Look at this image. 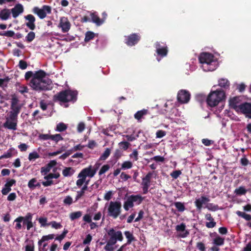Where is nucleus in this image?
<instances>
[{"instance_id":"nucleus-25","label":"nucleus","mask_w":251,"mask_h":251,"mask_svg":"<svg viewBox=\"0 0 251 251\" xmlns=\"http://www.w3.org/2000/svg\"><path fill=\"white\" fill-rule=\"evenodd\" d=\"M75 172V169L72 167H65L62 171V175L64 177H70L72 176Z\"/></svg>"},{"instance_id":"nucleus-15","label":"nucleus","mask_w":251,"mask_h":251,"mask_svg":"<svg viewBox=\"0 0 251 251\" xmlns=\"http://www.w3.org/2000/svg\"><path fill=\"white\" fill-rule=\"evenodd\" d=\"M190 96L191 95L189 91L186 90H180L178 92L177 99L179 102L186 103L189 101Z\"/></svg>"},{"instance_id":"nucleus-53","label":"nucleus","mask_w":251,"mask_h":251,"mask_svg":"<svg viewBox=\"0 0 251 251\" xmlns=\"http://www.w3.org/2000/svg\"><path fill=\"white\" fill-rule=\"evenodd\" d=\"M110 168V166L109 165H104L100 169L99 175H102V174H104L105 172H106Z\"/></svg>"},{"instance_id":"nucleus-37","label":"nucleus","mask_w":251,"mask_h":251,"mask_svg":"<svg viewBox=\"0 0 251 251\" xmlns=\"http://www.w3.org/2000/svg\"><path fill=\"white\" fill-rule=\"evenodd\" d=\"M236 214L238 216L245 219L247 221H251V215L250 214H246L245 212L240 211H237L236 212Z\"/></svg>"},{"instance_id":"nucleus-55","label":"nucleus","mask_w":251,"mask_h":251,"mask_svg":"<svg viewBox=\"0 0 251 251\" xmlns=\"http://www.w3.org/2000/svg\"><path fill=\"white\" fill-rule=\"evenodd\" d=\"M51 138L52 140H53L56 142H57L59 141L63 140V138L60 134H56L54 135H51Z\"/></svg>"},{"instance_id":"nucleus-38","label":"nucleus","mask_w":251,"mask_h":251,"mask_svg":"<svg viewBox=\"0 0 251 251\" xmlns=\"http://www.w3.org/2000/svg\"><path fill=\"white\" fill-rule=\"evenodd\" d=\"M174 205L179 212H182L185 210V205L184 203L181 202H176Z\"/></svg>"},{"instance_id":"nucleus-9","label":"nucleus","mask_w":251,"mask_h":251,"mask_svg":"<svg viewBox=\"0 0 251 251\" xmlns=\"http://www.w3.org/2000/svg\"><path fill=\"white\" fill-rule=\"evenodd\" d=\"M107 234L109 237V240L116 243L118 241H122L123 236L121 231L118 230L116 227L110 228L106 230Z\"/></svg>"},{"instance_id":"nucleus-33","label":"nucleus","mask_w":251,"mask_h":251,"mask_svg":"<svg viewBox=\"0 0 251 251\" xmlns=\"http://www.w3.org/2000/svg\"><path fill=\"white\" fill-rule=\"evenodd\" d=\"M75 202L73 201L72 197L69 195L66 196L63 201L64 205L70 206L74 202Z\"/></svg>"},{"instance_id":"nucleus-28","label":"nucleus","mask_w":251,"mask_h":251,"mask_svg":"<svg viewBox=\"0 0 251 251\" xmlns=\"http://www.w3.org/2000/svg\"><path fill=\"white\" fill-rule=\"evenodd\" d=\"M148 112V110L145 109L138 111L134 114V118L138 121H141V119L147 114Z\"/></svg>"},{"instance_id":"nucleus-56","label":"nucleus","mask_w":251,"mask_h":251,"mask_svg":"<svg viewBox=\"0 0 251 251\" xmlns=\"http://www.w3.org/2000/svg\"><path fill=\"white\" fill-rule=\"evenodd\" d=\"M85 128V125L83 122H80L77 126V131L78 133H81Z\"/></svg>"},{"instance_id":"nucleus-20","label":"nucleus","mask_w":251,"mask_h":251,"mask_svg":"<svg viewBox=\"0 0 251 251\" xmlns=\"http://www.w3.org/2000/svg\"><path fill=\"white\" fill-rule=\"evenodd\" d=\"M239 112L244 114L246 117L251 118V103L249 102L242 103L241 109Z\"/></svg>"},{"instance_id":"nucleus-8","label":"nucleus","mask_w":251,"mask_h":251,"mask_svg":"<svg viewBox=\"0 0 251 251\" xmlns=\"http://www.w3.org/2000/svg\"><path fill=\"white\" fill-rule=\"evenodd\" d=\"M144 198L140 195H131L128 196L124 203V208L128 211L134 205H138L143 201Z\"/></svg>"},{"instance_id":"nucleus-12","label":"nucleus","mask_w":251,"mask_h":251,"mask_svg":"<svg viewBox=\"0 0 251 251\" xmlns=\"http://www.w3.org/2000/svg\"><path fill=\"white\" fill-rule=\"evenodd\" d=\"M33 11L36 14L40 19H44L47 16V14L51 12V8L48 5H44L42 8H39L35 7L33 8Z\"/></svg>"},{"instance_id":"nucleus-64","label":"nucleus","mask_w":251,"mask_h":251,"mask_svg":"<svg viewBox=\"0 0 251 251\" xmlns=\"http://www.w3.org/2000/svg\"><path fill=\"white\" fill-rule=\"evenodd\" d=\"M34 246L33 243L27 244L25 246V251H34Z\"/></svg>"},{"instance_id":"nucleus-18","label":"nucleus","mask_w":251,"mask_h":251,"mask_svg":"<svg viewBox=\"0 0 251 251\" xmlns=\"http://www.w3.org/2000/svg\"><path fill=\"white\" fill-rule=\"evenodd\" d=\"M241 99L239 97H235L230 99L229 100V104L230 107L239 112L241 109L242 103L240 102Z\"/></svg>"},{"instance_id":"nucleus-29","label":"nucleus","mask_w":251,"mask_h":251,"mask_svg":"<svg viewBox=\"0 0 251 251\" xmlns=\"http://www.w3.org/2000/svg\"><path fill=\"white\" fill-rule=\"evenodd\" d=\"M229 81L226 78H221L218 81V85L221 87L227 89L229 86Z\"/></svg>"},{"instance_id":"nucleus-51","label":"nucleus","mask_w":251,"mask_h":251,"mask_svg":"<svg viewBox=\"0 0 251 251\" xmlns=\"http://www.w3.org/2000/svg\"><path fill=\"white\" fill-rule=\"evenodd\" d=\"M119 145L120 148L124 150H126L129 148L130 144L128 142L122 141L119 143Z\"/></svg>"},{"instance_id":"nucleus-32","label":"nucleus","mask_w":251,"mask_h":251,"mask_svg":"<svg viewBox=\"0 0 251 251\" xmlns=\"http://www.w3.org/2000/svg\"><path fill=\"white\" fill-rule=\"evenodd\" d=\"M23 216H19L14 221V223H16L15 228L17 230H20L22 228V226L21 223L23 220Z\"/></svg>"},{"instance_id":"nucleus-7","label":"nucleus","mask_w":251,"mask_h":251,"mask_svg":"<svg viewBox=\"0 0 251 251\" xmlns=\"http://www.w3.org/2000/svg\"><path fill=\"white\" fill-rule=\"evenodd\" d=\"M107 205V214L113 219H116L121 212V203L119 201H111Z\"/></svg>"},{"instance_id":"nucleus-59","label":"nucleus","mask_w":251,"mask_h":251,"mask_svg":"<svg viewBox=\"0 0 251 251\" xmlns=\"http://www.w3.org/2000/svg\"><path fill=\"white\" fill-rule=\"evenodd\" d=\"M196 247L200 251H205L206 248L205 245L202 242H198L196 245Z\"/></svg>"},{"instance_id":"nucleus-31","label":"nucleus","mask_w":251,"mask_h":251,"mask_svg":"<svg viewBox=\"0 0 251 251\" xmlns=\"http://www.w3.org/2000/svg\"><path fill=\"white\" fill-rule=\"evenodd\" d=\"M39 158H40V154L36 151H33L29 153L28 157V159L30 161H34Z\"/></svg>"},{"instance_id":"nucleus-3","label":"nucleus","mask_w":251,"mask_h":251,"mask_svg":"<svg viewBox=\"0 0 251 251\" xmlns=\"http://www.w3.org/2000/svg\"><path fill=\"white\" fill-rule=\"evenodd\" d=\"M99 165L97 164H96L94 166L90 165L88 167L82 169L78 174L77 176L78 179L76 181V185L77 187H80L84 184V185L80 190L84 193L88 188L87 185L89 183V180H86V177H93L96 174Z\"/></svg>"},{"instance_id":"nucleus-42","label":"nucleus","mask_w":251,"mask_h":251,"mask_svg":"<svg viewBox=\"0 0 251 251\" xmlns=\"http://www.w3.org/2000/svg\"><path fill=\"white\" fill-rule=\"evenodd\" d=\"M132 166L133 165L131 162L129 161H126L122 163L121 166V169L124 170L129 169L131 168L132 167Z\"/></svg>"},{"instance_id":"nucleus-58","label":"nucleus","mask_w":251,"mask_h":251,"mask_svg":"<svg viewBox=\"0 0 251 251\" xmlns=\"http://www.w3.org/2000/svg\"><path fill=\"white\" fill-rule=\"evenodd\" d=\"M181 174L180 170H176L171 173L170 176L174 179H176Z\"/></svg>"},{"instance_id":"nucleus-35","label":"nucleus","mask_w":251,"mask_h":251,"mask_svg":"<svg viewBox=\"0 0 251 251\" xmlns=\"http://www.w3.org/2000/svg\"><path fill=\"white\" fill-rule=\"evenodd\" d=\"M111 149L109 148H106L105 151L102 153L100 155L99 159L100 160H106L108 156L110 155L111 153Z\"/></svg>"},{"instance_id":"nucleus-61","label":"nucleus","mask_w":251,"mask_h":251,"mask_svg":"<svg viewBox=\"0 0 251 251\" xmlns=\"http://www.w3.org/2000/svg\"><path fill=\"white\" fill-rule=\"evenodd\" d=\"M83 220L88 223H91L92 221V217L90 214H86L83 217Z\"/></svg>"},{"instance_id":"nucleus-47","label":"nucleus","mask_w":251,"mask_h":251,"mask_svg":"<svg viewBox=\"0 0 251 251\" xmlns=\"http://www.w3.org/2000/svg\"><path fill=\"white\" fill-rule=\"evenodd\" d=\"M18 91L22 94L27 93L28 92V89L26 86L19 85L18 87Z\"/></svg>"},{"instance_id":"nucleus-4","label":"nucleus","mask_w":251,"mask_h":251,"mask_svg":"<svg viewBox=\"0 0 251 251\" xmlns=\"http://www.w3.org/2000/svg\"><path fill=\"white\" fill-rule=\"evenodd\" d=\"M199 59L201 67L205 72L213 71L218 66L217 58L210 53H201L199 57Z\"/></svg>"},{"instance_id":"nucleus-5","label":"nucleus","mask_w":251,"mask_h":251,"mask_svg":"<svg viewBox=\"0 0 251 251\" xmlns=\"http://www.w3.org/2000/svg\"><path fill=\"white\" fill-rule=\"evenodd\" d=\"M77 94V93L75 91L65 90L54 95L53 100L54 101H59L61 103L75 102L76 100Z\"/></svg>"},{"instance_id":"nucleus-39","label":"nucleus","mask_w":251,"mask_h":251,"mask_svg":"<svg viewBox=\"0 0 251 251\" xmlns=\"http://www.w3.org/2000/svg\"><path fill=\"white\" fill-rule=\"evenodd\" d=\"M115 244V243L113 242L112 243L111 241L108 240L106 245L104 246V249L106 251H112L114 249L113 246Z\"/></svg>"},{"instance_id":"nucleus-40","label":"nucleus","mask_w":251,"mask_h":251,"mask_svg":"<svg viewBox=\"0 0 251 251\" xmlns=\"http://www.w3.org/2000/svg\"><path fill=\"white\" fill-rule=\"evenodd\" d=\"M67 128V126L63 123H60L56 125L55 130L58 132H62L65 130Z\"/></svg>"},{"instance_id":"nucleus-14","label":"nucleus","mask_w":251,"mask_h":251,"mask_svg":"<svg viewBox=\"0 0 251 251\" xmlns=\"http://www.w3.org/2000/svg\"><path fill=\"white\" fill-rule=\"evenodd\" d=\"M152 176V173H149L142 178L141 186L143 189V193L146 194L149 191V188L151 185V179Z\"/></svg>"},{"instance_id":"nucleus-24","label":"nucleus","mask_w":251,"mask_h":251,"mask_svg":"<svg viewBox=\"0 0 251 251\" xmlns=\"http://www.w3.org/2000/svg\"><path fill=\"white\" fill-rule=\"evenodd\" d=\"M24 9L23 7L21 4H17L14 8L11 9V13L12 14V16L16 18H17L20 14L23 12Z\"/></svg>"},{"instance_id":"nucleus-50","label":"nucleus","mask_w":251,"mask_h":251,"mask_svg":"<svg viewBox=\"0 0 251 251\" xmlns=\"http://www.w3.org/2000/svg\"><path fill=\"white\" fill-rule=\"evenodd\" d=\"M51 135L49 134H41L39 135V139L45 141L48 140H51Z\"/></svg>"},{"instance_id":"nucleus-30","label":"nucleus","mask_w":251,"mask_h":251,"mask_svg":"<svg viewBox=\"0 0 251 251\" xmlns=\"http://www.w3.org/2000/svg\"><path fill=\"white\" fill-rule=\"evenodd\" d=\"M82 215V212L81 211H77L75 212H72L69 215L70 219L71 221H74L76 219H78L81 217Z\"/></svg>"},{"instance_id":"nucleus-2","label":"nucleus","mask_w":251,"mask_h":251,"mask_svg":"<svg viewBox=\"0 0 251 251\" xmlns=\"http://www.w3.org/2000/svg\"><path fill=\"white\" fill-rule=\"evenodd\" d=\"M51 83L50 79L46 76V73L40 70L34 73L29 84L33 90L41 91L49 90Z\"/></svg>"},{"instance_id":"nucleus-22","label":"nucleus","mask_w":251,"mask_h":251,"mask_svg":"<svg viewBox=\"0 0 251 251\" xmlns=\"http://www.w3.org/2000/svg\"><path fill=\"white\" fill-rule=\"evenodd\" d=\"M155 48L157 54L162 57L166 56L168 53L167 48L166 46H161L160 43L157 42L155 44Z\"/></svg>"},{"instance_id":"nucleus-21","label":"nucleus","mask_w":251,"mask_h":251,"mask_svg":"<svg viewBox=\"0 0 251 251\" xmlns=\"http://www.w3.org/2000/svg\"><path fill=\"white\" fill-rule=\"evenodd\" d=\"M25 19L27 21L25 23L26 26L31 30H34L36 27L35 17L32 15L29 14L25 16Z\"/></svg>"},{"instance_id":"nucleus-63","label":"nucleus","mask_w":251,"mask_h":251,"mask_svg":"<svg viewBox=\"0 0 251 251\" xmlns=\"http://www.w3.org/2000/svg\"><path fill=\"white\" fill-rule=\"evenodd\" d=\"M28 148V146L25 143H22L18 146V148L21 151H25Z\"/></svg>"},{"instance_id":"nucleus-26","label":"nucleus","mask_w":251,"mask_h":251,"mask_svg":"<svg viewBox=\"0 0 251 251\" xmlns=\"http://www.w3.org/2000/svg\"><path fill=\"white\" fill-rule=\"evenodd\" d=\"M91 19L92 21L96 24L97 25H102L104 20L100 19L98 15L95 13H93L90 14Z\"/></svg>"},{"instance_id":"nucleus-11","label":"nucleus","mask_w":251,"mask_h":251,"mask_svg":"<svg viewBox=\"0 0 251 251\" xmlns=\"http://www.w3.org/2000/svg\"><path fill=\"white\" fill-rule=\"evenodd\" d=\"M23 105L24 103L20 101L18 98L13 97L11 100V111L8 113L13 114L18 116Z\"/></svg>"},{"instance_id":"nucleus-6","label":"nucleus","mask_w":251,"mask_h":251,"mask_svg":"<svg viewBox=\"0 0 251 251\" xmlns=\"http://www.w3.org/2000/svg\"><path fill=\"white\" fill-rule=\"evenodd\" d=\"M225 98V92L222 90H217L211 92L206 99V102L209 106L215 107Z\"/></svg>"},{"instance_id":"nucleus-23","label":"nucleus","mask_w":251,"mask_h":251,"mask_svg":"<svg viewBox=\"0 0 251 251\" xmlns=\"http://www.w3.org/2000/svg\"><path fill=\"white\" fill-rule=\"evenodd\" d=\"M140 36L137 34H132L126 37V44L128 46H132L137 43L140 40Z\"/></svg>"},{"instance_id":"nucleus-19","label":"nucleus","mask_w":251,"mask_h":251,"mask_svg":"<svg viewBox=\"0 0 251 251\" xmlns=\"http://www.w3.org/2000/svg\"><path fill=\"white\" fill-rule=\"evenodd\" d=\"M176 230L179 233L178 236L181 238H185L189 234V232L186 229V225L183 223L177 225Z\"/></svg>"},{"instance_id":"nucleus-57","label":"nucleus","mask_w":251,"mask_h":251,"mask_svg":"<svg viewBox=\"0 0 251 251\" xmlns=\"http://www.w3.org/2000/svg\"><path fill=\"white\" fill-rule=\"evenodd\" d=\"M166 135V132L162 130H158L156 132V137L157 138H161L164 137Z\"/></svg>"},{"instance_id":"nucleus-46","label":"nucleus","mask_w":251,"mask_h":251,"mask_svg":"<svg viewBox=\"0 0 251 251\" xmlns=\"http://www.w3.org/2000/svg\"><path fill=\"white\" fill-rule=\"evenodd\" d=\"M95 33L91 31H88L86 33L85 41L88 42L94 38Z\"/></svg>"},{"instance_id":"nucleus-17","label":"nucleus","mask_w":251,"mask_h":251,"mask_svg":"<svg viewBox=\"0 0 251 251\" xmlns=\"http://www.w3.org/2000/svg\"><path fill=\"white\" fill-rule=\"evenodd\" d=\"M210 201L208 197L205 196H201L200 198L196 199L194 203L197 209L201 210L203 205H206Z\"/></svg>"},{"instance_id":"nucleus-13","label":"nucleus","mask_w":251,"mask_h":251,"mask_svg":"<svg viewBox=\"0 0 251 251\" xmlns=\"http://www.w3.org/2000/svg\"><path fill=\"white\" fill-rule=\"evenodd\" d=\"M71 25V23L67 17H61L60 18L57 27L61 29L62 32L66 33L68 32L70 29Z\"/></svg>"},{"instance_id":"nucleus-48","label":"nucleus","mask_w":251,"mask_h":251,"mask_svg":"<svg viewBox=\"0 0 251 251\" xmlns=\"http://www.w3.org/2000/svg\"><path fill=\"white\" fill-rule=\"evenodd\" d=\"M38 221L40 224L41 226L45 227L46 226H49L47 224V218L45 217H40Z\"/></svg>"},{"instance_id":"nucleus-45","label":"nucleus","mask_w":251,"mask_h":251,"mask_svg":"<svg viewBox=\"0 0 251 251\" xmlns=\"http://www.w3.org/2000/svg\"><path fill=\"white\" fill-rule=\"evenodd\" d=\"M48 225L50 226L51 227L55 228L56 229H60L62 227L60 223H57L55 221L50 222L48 224Z\"/></svg>"},{"instance_id":"nucleus-41","label":"nucleus","mask_w":251,"mask_h":251,"mask_svg":"<svg viewBox=\"0 0 251 251\" xmlns=\"http://www.w3.org/2000/svg\"><path fill=\"white\" fill-rule=\"evenodd\" d=\"M246 192L247 190L245 188V187L243 186H240L234 190V193L236 195H244L246 194Z\"/></svg>"},{"instance_id":"nucleus-34","label":"nucleus","mask_w":251,"mask_h":251,"mask_svg":"<svg viewBox=\"0 0 251 251\" xmlns=\"http://www.w3.org/2000/svg\"><path fill=\"white\" fill-rule=\"evenodd\" d=\"M32 216L33 215L31 213H28L25 217H23L24 219L22 222H23V226H26L28 223H29L30 222L32 221Z\"/></svg>"},{"instance_id":"nucleus-1","label":"nucleus","mask_w":251,"mask_h":251,"mask_svg":"<svg viewBox=\"0 0 251 251\" xmlns=\"http://www.w3.org/2000/svg\"><path fill=\"white\" fill-rule=\"evenodd\" d=\"M56 164V161L52 160L41 168V174L44 176V179L46 180L42 182V185L44 187L54 184L52 179H58L60 176V173L58 171H60L61 169L55 167Z\"/></svg>"},{"instance_id":"nucleus-52","label":"nucleus","mask_w":251,"mask_h":251,"mask_svg":"<svg viewBox=\"0 0 251 251\" xmlns=\"http://www.w3.org/2000/svg\"><path fill=\"white\" fill-rule=\"evenodd\" d=\"M36 183V178H33L30 179L28 183V187L31 189H34L35 188Z\"/></svg>"},{"instance_id":"nucleus-49","label":"nucleus","mask_w":251,"mask_h":251,"mask_svg":"<svg viewBox=\"0 0 251 251\" xmlns=\"http://www.w3.org/2000/svg\"><path fill=\"white\" fill-rule=\"evenodd\" d=\"M123 136L126 138L128 141L132 142L135 140L139 137V135H123Z\"/></svg>"},{"instance_id":"nucleus-27","label":"nucleus","mask_w":251,"mask_h":251,"mask_svg":"<svg viewBox=\"0 0 251 251\" xmlns=\"http://www.w3.org/2000/svg\"><path fill=\"white\" fill-rule=\"evenodd\" d=\"M11 14L9 9H3L0 12V19L1 20L5 21L9 19Z\"/></svg>"},{"instance_id":"nucleus-10","label":"nucleus","mask_w":251,"mask_h":251,"mask_svg":"<svg viewBox=\"0 0 251 251\" xmlns=\"http://www.w3.org/2000/svg\"><path fill=\"white\" fill-rule=\"evenodd\" d=\"M17 117L13 114L8 113L6 117L5 122L3 124V127L8 129L16 130Z\"/></svg>"},{"instance_id":"nucleus-60","label":"nucleus","mask_w":251,"mask_h":251,"mask_svg":"<svg viewBox=\"0 0 251 251\" xmlns=\"http://www.w3.org/2000/svg\"><path fill=\"white\" fill-rule=\"evenodd\" d=\"M92 240V237L90 234H89L86 235L85 239L83 240V243L84 245H89L90 244Z\"/></svg>"},{"instance_id":"nucleus-36","label":"nucleus","mask_w":251,"mask_h":251,"mask_svg":"<svg viewBox=\"0 0 251 251\" xmlns=\"http://www.w3.org/2000/svg\"><path fill=\"white\" fill-rule=\"evenodd\" d=\"M125 235L127 239V244H130L132 241L135 240V238L133 235V234L131 232L129 231H126L125 232Z\"/></svg>"},{"instance_id":"nucleus-54","label":"nucleus","mask_w":251,"mask_h":251,"mask_svg":"<svg viewBox=\"0 0 251 251\" xmlns=\"http://www.w3.org/2000/svg\"><path fill=\"white\" fill-rule=\"evenodd\" d=\"M138 151L136 150H134L133 152L129 154V157L131 159H133V161H137L138 159Z\"/></svg>"},{"instance_id":"nucleus-43","label":"nucleus","mask_w":251,"mask_h":251,"mask_svg":"<svg viewBox=\"0 0 251 251\" xmlns=\"http://www.w3.org/2000/svg\"><path fill=\"white\" fill-rule=\"evenodd\" d=\"M205 207L212 211H215L219 209V207L217 205H215L212 203H207Z\"/></svg>"},{"instance_id":"nucleus-44","label":"nucleus","mask_w":251,"mask_h":251,"mask_svg":"<svg viewBox=\"0 0 251 251\" xmlns=\"http://www.w3.org/2000/svg\"><path fill=\"white\" fill-rule=\"evenodd\" d=\"M35 37V34L33 31H30L27 35L25 36V39L26 41L29 43L32 42Z\"/></svg>"},{"instance_id":"nucleus-62","label":"nucleus","mask_w":251,"mask_h":251,"mask_svg":"<svg viewBox=\"0 0 251 251\" xmlns=\"http://www.w3.org/2000/svg\"><path fill=\"white\" fill-rule=\"evenodd\" d=\"M8 81V79H6V78L1 79V78H0V87L4 88V87H6L7 85Z\"/></svg>"},{"instance_id":"nucleus-16","label":"nucleus","mask_w":251,"mask_h":251,"mask_svg":"<svg viewBox=\"0 0 251 251\" xmlns=\"http://www.w3.org/2000/svg\"><path fill=\"white\" fill-rule=\"evenodd\" d=\"M210 236L212 238V243L216 246H222L225 243V238L221 237L216 232L210 233Z\"/></svg>"}]
</instances>
